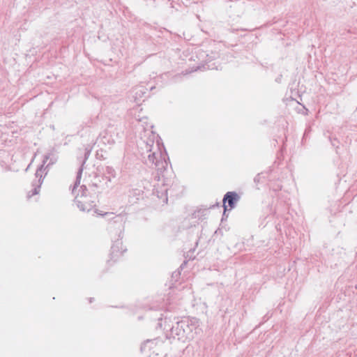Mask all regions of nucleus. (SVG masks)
Returning a JSON list of instances; mask_svg holds the SVG:
<instances>
[{"label": "nucleus", "instance_id": "f257e3e1", "mask_svg": "<svg viewBox=\"0 0 357 357\" xmlns=\"http://www.w3.org/2000/svg\"><path fill=\"white\" fill-rule=\"evenodd\" d=\"M142 149V156L146 165L155 168L158 172H162L167 168L166 154L162 151L158 142L155 143L149 139Z\"/></svg>", "mask_w": 357, "mask_h": 357}, {"label": "nucleus", "instance_id": "f03ea898", "mask_svg": "<svg viewBox=\"0 0 357 357\" xmlns=\"http://www.w3.org/2000/svg\"><path fill=\"white\" fill-rule=\"evenodd\" d=\"M82 171L83 169L81 167L77 172L76 181L72 190V193L75 196V203L79 210L82 211L89 212L95 206L94 202L91 200L90 197L87 195L88 190L86 186L82 185L78 191L77 190L80 183Z\"/></svg>", "mask_w": 357, "mask_h": 357}, {"label": "nucleus", "instance_id": "7ed1b4c3", "mask_svg": "<svg viewBox=\"0 0 357 357\" xmlns=\"http://www.w3.org/2000/svg\"><path fill=\"white\" fill-rule=\"evenodd\" d=\"M127 217L126 213H120L114 218V220L110 222V227H114V225H117L118 229L119 230V237L121 238L122 231L124 229V224L126 223Z\"/></svg>", "mask_w": 357, "mask_h": 357}, {"label": "nucleus", "instance_id": "20e7f679", "mask_svg": "<svg viewBox=\"0 0 357 357\" xmlns=\"http://www.w3.org/2000/svg\"><path fill=\"white\" fill-rule=\"evenodd\" d=\"M239 196L235 192H227L223 198L224 202V210L226 211L227 206L225 205L226 202H228V204L231 208H234L236 202L238 200ZM225 212H224L225 213Z\"/></svg>", "mask_w": 357, "mask_h": 357}, {"label": "nucleus", "instance_id": "39448f33", "mask_svg": "<svg viewBox=\"0 0 357 357\" xmlns=\"http://www.w3.org/2000/svg\"><path fill=\"white\" fill-rule=\"evenodd\" d=\"M116 128H110L105 131V135L101 138V141L103 144H113L116 142L119 139V134L116 133V136L112 135L114 132Z\"/></svg>", "mask_w": 357, "mask_h": 357}, {"label": "nucleus", "instance_id": "423d86ee", "mask_svg": "<svg viewBox=\"0 0 357 357\" xmlns=\"http://www.w3.org/2000/svg\"><path fill=\"white\" fill-rule=\"evenodd\" d=\"M171 335L175 338L176 337L178 339H180L183 337L184 333V330L183 329V324L179 322L176 323V326H174L171 328Z\"/></svg>", "mask_w": 357, "mask_h": 357}, {"label": "nucleus", "instance_id": "0eeeda50", "mask_svg": "<svg viewBox=\"0 0 357 357\" xmlns=\"http://www.w3.org/2000/svg\"><path fill=\"white\" fill-rule=\"evenodd\" d=\"M155 340H147L144 342L141 346V351H143L146 349H151L152 348V345L154 344Z\"/></svg>", "mask_w": 357, "mask_h": 357}, {"label": "nucleus", "instance_id": "6e6552de", "mask_svg": "<svg viewBox=\"0 0 357 357\" xmlns=\"http://www.w3.org/2000/svg\"><path fill=\"white\" fill-rule=\"evenodd\" d=\"M49 159H50V162L47 164V166L54 164L56 161V158L53 154L49 153L44 156L43 164H45Z\"/></svg>", "mask_w": 357, "mask_h": 357}, {"label": "nucleus", "instance_id": "1a4fd4ad", "mask_svg": "<svg viewBox=\"0 0 357 357\" xmlns=\"http://www.w3.org/2000/svg\"><path fill=\"white\" fill-rule=\"evenodd\" d=\"M107 173L108 174H109V176H107L106 178H107V179L108 180L109 182H111L112 178H114L115 177V172H114V170L112 167H107Z\"/></svg>", "mask_w": 357, "mask_h": 357}, {"label": "nucleus", "instance_id": "9d476101", "mask_svg": "<svg viewBox=\"0 0 357 357\" xmlns=\"http://www.w3.org/2000/svg\"><path fill=\"white\" fill-rule=\"evenodd\" d=\"M135 93L136 96L142 97V96L145 93L144 89L142 86L137 87L134 89Z\"/></svg>", "mask_w": 357, "mask_h": 357}, {"label": "nucleus", "instance_id": "9b49d317", "mask_svg": "<svg viewBox=\"0 0 357 357\" xmlns=\"http://www.w3.org/2000/svg\"><path fill=\"white\" fill-rule=\"evenodd\" d=\"M40 187V185H37L36 187H35L33 190H32V192L31 194L30 195L29 193L28 194V197H30L31 196H33L35 195H37L38 193V190H39V188Z\"/></svg>", "mask_w": 357, "mask_h": 357}, {"label": "nucleus", "instance_id": "f8f14e48", "mask_svg": "<svg viewBox=\"0 0 357 357\" xmlns=\"http://www.w3.org/2000/svg\"><path fill=\"white\" fill-rule=\"evenodd\" d=\"M89 153H90V151H86L85 152V154H84V158H84V161H83V162H82V166L85 163V161H86V160L88 158V157H89Z\"/></svg>", "mask_w": 357, "mask_h": 357}, {"label": "nucleus", "instance_id": "ddd939ff", "mask_svg": "<svg viewBox=\"0 0 357 357\" xmlns=\"http://www.w3.org/2000/svg\"><path fill=\"white\" fill-rule=\"evenodd\" d=\"M40 171H41L40 169H38L36 171V176H38L39 175L41 176V175L40 174Z\"/></svg>", "mask_w": 357, "mask_h": 357}, {"label": "nucleus", "instance_id": "4468645a", "mask_svg": "<svg viewBox=\"0 0 357 357\" xmlns=\"http://www.w3.org/2000/svg\"><path fill=\"white\" fill-rule=\"evenodd\" d=\"M112 253H114V251H115V247H114V245H113V246L112 247Z\"/></svg>", "mask_w": 357, "mask_h": 357}, {"label": "nucleus", "instance_id": "2eb2a0df", "mask_svg": "<svg viewBox=\"0 0 357 357\" xmlns=\"http://www.w3.org/2000/svg\"><path fill=\"white\" fill-rule=\"evenodd\" d=\"M92 300H93V298H90V300H89V302H90V303H91V302H92Z\"/></svg>", "mask_w": 357, "mask_h": 357}]
</instances>
